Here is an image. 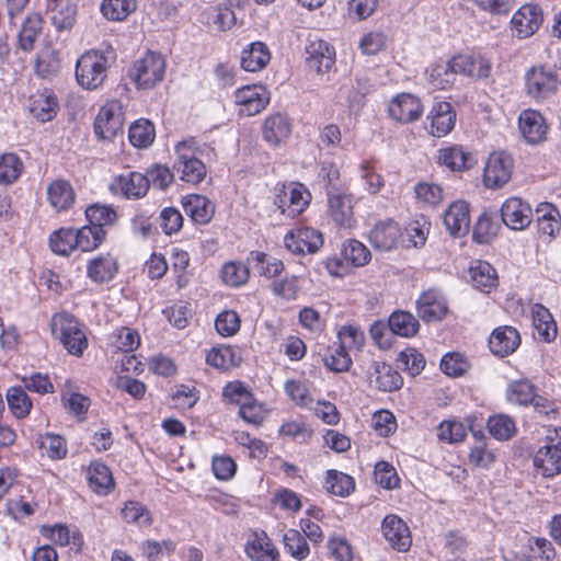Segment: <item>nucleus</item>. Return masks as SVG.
<instances>
[{
  "label": "nucleus",
  "mask_w": 561,
  "mask_h": 561,
  "mask_svg": "<svg viewBox=\"0 0 561 561\" xmlns=\"http://www.w3.org/2000/svg\"><path fill=\"white\" fill-rule=\"evenodd\" d=\"M533 324L538 335L546 342L552 341L557 335V324L550 311L540 304L531 308Z\"/></svg>",
  "instance_id": "nucleus-37"
},
{
  "label": "nucleus",
  "mask_w": 561,
  "mask_h": 561,
  "mask_svg": "<svg viewBox=\"0 0 561 561\" xmlns=\"http://www.w3.org/2000/svg\"><path fill=\"white\" fill-rule=\"evenodd\" d=\"M344 256L355 266H364L370 261L371 254L368 248L362 242L350 240L344 247Z\"/></svg>",
  "instance_id": "nucleus-62"
},
{
  "label": "nucleus",
  "mask_w": 561,
  "mask_h": 561,
  "mask_svg": "<svg viewBox=\"0 0 561 561\" xmlns=\"http://www.w3.org/2000/svg\"><path fill=\"white\" fill-rule=\"evenodd\" d=\"M398 366L405 369L411 376L419 375L425 367L423 355L415 348L402 351L397 358Z\"/></svg>",
  "instance_id": "nucleus-57"
},
{
  "label": "nucleus",
  "mask_w": 561,
  "mask_h": 561,
  "mask_svg": "<svg viewBox=\"0 0 561 561\" xmlns=\"http://www.w3.org/2000/svg\"><path fill=\"white\" fill-rule=\"evenodd\" d=\"M427 118L431 121L430 134L439 138L454 129L456 113L450 103L439 101L433 105Z\"/></svg>",
  "instance_id": "nucleus-21"
},
{
  "label": "nucleus",
  "mask_w": 561,
  "mask_h": 561,
  "mask_svg": "<svg viewBox=\"0 0 561 561\" xmlns=\"http://www.w3.org/2000/svg\"><path fill=\"white\" fill-rule=\"evenodd\" d=\"M124 112L119 101H110L103 105L95 118L94 130L102 139L111 140L123 133Z\"/></svg>",
  "instance_id": "nucleus-8"
},
{
  "label": "nucleus",
  "mask_w": 561,
  "mask_h": 561,
  "mask_svg": "<svg viewBox=\"0 0 561 561\" xmlns=\"http://www.w3.org/2000/svg\"><path fill=\"white\" fill-rule=\"evenodd\" d=\"M122 517L126 523L140 526H150L152 524L150 512L137 501H128L125 503V506L122 508Z\"/></svg>",
  "instance_id": "nucleus-54"
},
{
  "label": "nucleus",
  "mask_w": 561,
  "mask_h": 561,
  "mask_svg": "<svg viewBox=\"0 0 561 561\" xmlns=\"http://www.w3.org/2000/svg\"><path fill=\"white\" fill-rule=\"evenodd\" d=\"M291 124L287 116L276 113L268 116L263 125V138L271 145L276 146L289 137Z\"/></svg>",
  "instance_id": "nucleus-31"
},
{
  "label": "nucleus",
  "mask_w": 561,
  "mask_h": 561,
  "mask_svg": "<svg viewBox=\"0 0 561 561\" xmlns=\"http://www.w3.org/2000/svg\"><path fill=\"white\" fill-rule=\"evenodd\" d=\"M76 229L60 228L49 237V245L54 253L69 255L76 247Z\"/></svg>",
  "instance_id": "nucleus-47"
},
{
  "label": "nucleus",
  "mask_w": 561,
  "mask_h": 561,
  "mask_svg": "<svg viewBox=\"0 0 561 561\" xmlns=\"http://www.w3.org/2000/svg\"><path fill=\"white\" fill-rule=\"evenodd\" d=\"M244 551L251 561H279V552L265 531H255Z\"/></svg>",
  "instance_id": "nucleus-24"
},
{
  "label": "nucleus",
  "mask_w": 561,
  "mask_h": 561,
  "mask_svg": "<svg viewBox=\"0 0 561 561\" xmlns=\"http://www.w3.org/2000/svg\"><path fill=\"white\" fill-rule=\"evenodd\" d=\"M87 219L90 226L94 228H103L111 226L116 221L117 214L111 206L94 204L85 209Z\"/></svg>",
  "instance_id": "nucleus-50"
},
{
  "label": "nucleus",
  "mask_w": 561,
  "mask_h": 561,
  "mask_svg": "<svg viewBox=\"0 0 561 561\" xmlns=\"http://www.w3.org/2000/svg\"><path fill=\"white\" fill-rule=\"evenodd\" d=\"M221 278L225 284L238 287L247 283L249 270L242 263L229 262L221 268Z\"/></svg>",
  "instance_id": "nucleus-58"
},
{
  "label": "nucleus",
  "mask_w": 561,
  "mask_h": 561,
  "mask_svg": "<svg viewBox=\"0 0 561 561\" xmlns=\"http://www.w3.org/2000/svg\"><path fill=\"white\" fill-rule=\"evenodd\" d=\"M439 440L446 443H459L466 437L465 426L456 421H444L439 424L437 430Z\"/></svg>",
  "instance_id": "nucleus-61"
},
{
  "label": "nucleus",
  "mask_w": 561,
  "mask_h": 561,
  "mask_svg": "<svg viewBox=\"0 0 561 561\" xmlns=\"http://www.w3.org/2000/svg\"><path fill=\"white\" fill-rule=\"evenodd\" d=\"M28 108L37 121L45 123L51 121L57 115L59 105L54 93L44 90L30 96Z\"/></svg>",
  "instance_id": "nucleus-28"
},
{
  "label": "nucleus",
  "mask_w": 561,
  "mask_h": 561,
  "mask_svg": "<svg viewBox=\"0 0 561 561\" xmlns=\"http://www.w3.org/2000/svg\"><path fill=\"white\" fill-rule=\"evenodd\" d=\"M401 229L392 219L377 222L369 233L371 245L380 251L392 250L401 238Z\"/></svg>",
  "instance_id": "nucleus-22"
},
{
  "label": "nucleus",
  "mask_w": 561,
  "mask_h": 561,
  "mask_svg": "<svg viewBox=\"0 0 561 561\" xmlns=\"http://www.w3.org/2000/svg\"><path fill=\"white\" fill-rule=\"evenodd\" d=\"M149 187V178L140 172L121 174L111 184V190L114 193H119L128 199H139L144 197Z\"/></svg>",
  "instance_id": "nucleus-16"
},
{
  "label": "nucleus",
  "mask_w": 561,
  "mask_h": 561,
  "mask_svg": "<svg viewBox=\"0 0 561 561\" xmlns=\"http://www.w3.org/2000/svg\"><path fill=\"white\" fill-rule=\"evenodd\" d=\"M328 213L334 224L351 229L355 225L353 195L347 190H328Z\"/></svg>",
  "instance_id": "nucleus-9"
},
{
  "label": "nucleus",
  "mask_w": 561,
  "mask_h": 561,
  "mask_svg": "<svg viewBox=\"0 0 561 561\" xmlns=\"http://www.w3.org/2000/svg\"><path fill=\"white\" fill-rule=\"evenodd\" d=\"M43 19L39 13H30L23 21L19 35L18 46L23 51H31L34 49L35 43L42 33Z\"/></svg>",
  "instance_id": "nucleus-32"
},
{
  "label": "nucleus",
  "mask_w": 561,
  "mask_h": 561,
  "mask_svg": "<svg viewBox=\"0 0 561 561\" xmlns=\"http://www.w3.org/2000/svg\"><path fill=\"white\" fill-rule=\"evenodd\" d=\"M50 205L58 211L69 209L75 203V192L69 182L56 180L47 187Z\"/></svg>",
  "instance_id": "nucleus-34"
},
{
  "label": "nucleus",
  "mask_w": 561,
  "mask_h": 561,
  "mask_svg": "<svg viewBox=\"0 0 561 561\" xmlns=\"http://www.w3.org/2000/svg\"><path fill=\"white\" fill-rule=\"evenodd\" d=\"M519 129L527 142L538 144L545 139L548 127L539 112L526 110L519 116Z\"/></svg>",
  "instance_id": "nucleus-29"
},
{
  "label": "nucleus",
  "mask_w": 561,
  "mask_h": 561,
  "mask_svg": "<svg viewBox=\"0 0 561 561\" xmlns=\"http://www.w3.org/2000/svg\"><path fill=\"white\" fill-rule=\"evenodd\" d=\"M328 492L337 496H347L354 490V480L351 476L336 470H329L325 479Z\"/></svg>",
  "instance_id": "nucleus-49"
},
{
  "label": "nucleus",
  "mask_w": 561,
  "mask_h": 561,
  "mask_svg": "<svg viewBox=\"0 0 561 561\" xmlns=\"http://www.w3.org/2000/svg\"><path fill=\"white\" fill-rule=\"evenodd\" d=\"M519 344L520 336L518 331L507 325L495 329L489 339L490 351L500 357L511 355Z\"/></svg>",
  "instance_id": "nucleus-25"
},
{
  "label": "nucleus",
  "mask_w": 561,
  "mask_h": 561,
  "mask_svg": "<svg viewBox=\"0 0 561 561\" xmlns=\"http://www.w3.org/2000/svg\"><path fill=\"white\" fill-rule=\"evenodd\" d=\"M271 59L267 46L262 42L252 43L249 48L243 49L241 55V67L245 71L255 72L263 69Z\"/></svg>",
  "instance_id": "nucleus-35"
},
{
  "label": "nucleus",
  "mask_w": 561,
  "mask_h": 561,
  "mask_svg": "<svg viewBox=\"0 0 561 561\" xmlns=\"http://www.w3.org/2000/svg\"><path fill=\"white\" fill-rule=\"evenodd\" d=\"M136 8V0H103L101 3V12L110 21H124Z\"/></svg>",
  "instance_id": "nucleus-45"
},
{
  "label": "nucleus",
  "mask_w": 561,
  "mask_h": 561,
  "mask_svg": "<svg viewBox=\"0 0 561 561\" xmlns=\"http://www.w3.org/2000/svg\"><path fill=\"white\" fill-rule=\"evenodd\" d=\"M417 314L425 322L440 321L447 313L444 297L435 290L424 291L416 301Z\"/></svg>",
  "instance_id": "nucleus-23"
},
{
  "label": "nucleus",
  "mask_w": 561,
  "mask_h": 561,
  "mask_svg": "<svg viewBox=\"0 0 561 561\" xmlns=\"http://www.w3.org/2000/svg\"><path fill=\"white\" fill-rule=\"evenodd\" d=\"M234 352L231 347L210 350L206 355V362L218 369H228L234 365Z\"/></svg>",
  "instance_id": "nucleus-64"
},
{
  "label": "nucleus",
  "mask_w": 561,
  "mask_h": 561,
  "mask_svg": "<svg viewBox=\"0 0 561 561\" xmlns=\"http://www.w3.org/2000/svg\"><path fill=\"white\" fill-rule=\"evenodd\" d=\"M39 447L50 459H61L67 455L66 442L59 435L46 434Z\"/></svg>",
  "instance_id": "nucleus-63"
},
{
  "label": "nucleus",
  "mask_w": 561,
  "mask_h": 561,
  "mask_svg": "<svg viewBox=\"0 0 561 561\" xmlns=\"http://www.w3.org/2000/svg\"><path fill=\"white\" fill-rule=\"evenodd\" d=\"M531 209L518 197H511L501 208L503 222L513 230H523L531 222Z\"/></svg>",
  "instance_id": "nucleus-18"
},
{
  "label": "nucleus",
  "mask_w": 561,
  "mask_h": 561,
  "mask_svg": "<svg viewBox=\"0 0 561 561\" xmlns=\"http://www.w3.org/2000/svg\"><path fill=\"white\" fill-rule=\"evenodd\" d=\"M53 335L73 356H82L88 347V339L77 319L67 312L57 313L51 318Z\"/></svg>",
  "instance_id": "nucleus-1"
},
{
  "label": "nucleus",
  "mask_w": 561,
  "mask_h": 561,
  "mask_svg": "<svg viewBox=\"0 0 561 561\" xmlns=\"http://www.w3.org/2000/svg\"><path fill=\"white\" fill-rule=\"evenodd\" d=\"M234 102L240 106L241 114L253 116L266 107L270 95L262 85H244L236 91Z\"/></svg>",
  "instance_id": "nucleus-13"
},
{
  "label": "nucleus",
  "mask_w": 561,
  "mask_h": 561,
  "mask_svg": "<svg viewBox=\"0 0 561 561\" xmlns=\"http://www.w3.org/2000/svg\"><path fill=\"white\" fill-rule=\"evenodd\" d=\"M385 539L397 551L405 552L410 549L412 539L407 524L397 515H387L381 525Z\"/></svg>",
  "instance_id": "nucleus-17"
},
{
  "label": "nucleus",
  "mask_w": 561,
  "mask_h": 561,
  "mask_svg": "<svg viewBox=\"0 0 561 561\" xmlns=\"http://www.w3.org/2000/svg\"><path fill=\"white\" fill-rule=\"evenodd\" d=\"M473 286L481 291L489 293L497 284V274L494 267L485 261H476L469 268Z\"/></svg>",
  "instance_id": "nucleus-36"
},
{
  "label": "nucleus",
  "mask_w": 561,
  "mask_h": 561,
  "mask_svg": "<svg viewBox=\"0 0 561 561\" xmlns=\"http://www.w3.org/2000/svg\"><path fill=\"white\" fill-rule=\"evenodd\" d=\"M306 54L307 67L318 73H325L334 66L335 50L323 39L310 41Z\"/></svg>",
  "instance_id": "nucleus-15"
},
{
  "label": "nucleus",
  "mask_w": 561,
  "mask_h": 561,
  "mask_svg": "<svg viewBox=\"0 0 561 561\" xmlns=\"http://www.w3.org/2000/svg\"><path fill=\"white\" fill-rule=\"evenodd\" d=\"M240 317L236 311L225 310L217 316L215 327L221 336H232L240 330Z\"/></svg>",
  "instance_id": "nucleus-59"
},
{
  "label": "nucleus",
  "mask_w": 561,
  "mask_h": 561,
  "mask_svg": "<svg viewBox=\"0 0 561 561\" xmlns=\"http://www.w3.org/2000/svg\"><path fill=\"white\" fill-rule=\"evenodd\" d=\"M7 401L18 419L25 417L31 411L32 401L22 387H11L7 392Z\"/></svg>",
  "instance_id": "nucleus-51"
},
{
  "label": "nucleus",
  "mask_w": 561,
  "mask_h": 561,
  "mask_svg": "<svg viewBox=\"0 0 561 561\" xmlns=\"http://www.w3.org/2000/svg\"><path fill=\"white\" fill-rule=\"evenodd\" d=\"M283 542L285 551L297 561H304L310 554V547L305 536L296 529L285 531Z\"/></svg>",
  "instance_id": "nucleus-42"
},
{
  "label": "nucleus",
  "mask_w": 561,
  "mask_h": 561,
  "mask_svg": "<svg viewBox=\"0 0 561 561\" xmlns=\"http://www.w3.org/2000/svg\"><path fill=\"white\" fill-rule=\"evenodd\" d=\"M444 225L453 237H462L470 227L469 205L463 201L453 203L444 214Z\"/></svg>",
  "instance_id": "nucleus-26"
},
{
  "label": "nucleus",
  "mask_w": 561,
  "mask_h": 561,
  "mask_svg": "<svg viewBox=\"0 0 561 561\" xmlns=\"http://www.w3.org/2000/svg\"><path fill=\"white\" fill-rule=\"evenodd\" d=\"M535 387L527 380L514 381L510 385L507 390V399L520 405L530 404L535 397Z\"/></svg>",
  "instance_id": "nucleus-56"
},
{
  "label": "nucleus",
  "mask_w": 561,
  "mask_h": 561,
  "mask_svg": "<svg viewBox=\"0 0 561 561\" xmlns=\"http://www.w3.org/2000/svg\"><path fill=\"white\" fill-rule=\"evenodd\" d=\"M250 255L257 272L268 278L276 277L284 270V264L280 260L271 257L266 253L251 252Z\"/></svg>",
  "instance_id": "nucleus-55"
},
{
  "label": "nucleus",
  "mask_w": 561,
  "mask_h": 561,
  "mask_svg": "<svg viewBox=\"0 0 561 561\" xmlns=\"http://www.w3.org/2000/svg\"><path fill=\"white\" fill-rule=\"evenodd\" d=\"M388 322L390 332L402 337L414 336L420 330L417 319L408 311L392 312Z\"/></svg>",
  "instance_id": "nucleus-39"
},
{
  "label": "nucleus",
  "mask_w": 561,
  "mask_h": 561,
  "mask_svg": "<svg viewBox=\"0 0 561 561\" xmlns=\"http://www.w3.org/2000/svg\"><path fill=\"white\" fill-rule=\"evenodd\" d=\"M360 179L365 182V190L369 194H377L385 185L381 174L377 173L369 161H362L359 164Z\"/></svg>",
  "instance_id": "nucleus-60"
},
{
  "label": "nucleus",
  "mask_w": 561,
  "mask_h": 561,
  "mask_svg": "<svg viewBox=\"0 0 561 561\" xmlns=\"http://www.w3.org/2000/svg\"><path fill=\"white\" fill-rule=\"evenodd\" d=\"M545 440L534 456V466L542 477L552 478L561 473V427H548Z\"/></svg>",
  "instance_id": "nucleus-2"
},
{
  "label": "nucleus",
  "mask_w": 561,
  "mask_h": 561,
  "mask_svg": "<svg viewBox=\"0 0 561 561\" xmlns=\"http://www.w3.org/2000/svg\"><path fill=\"white\" fill-rule=\"evenodd\" d=\"M542 21V12L538 5L525 4L511 20L512 34L520 39L530 37L539 30Z\"/></svg>",
  "instance_id": "nucleus-12"
},
{
  "label": "nucleus",
  "mask_w": 561,
  "mask_h": 561,
  "mask_svg": "<svg viewBox=\"0 0 561 561\" xmlns=\"http://www.w3.org/2000/svg\"><path fill=\"white\" fill-rule=\"evenodd\" d=\"M438 160L453 171L470 168L471 156L460 146H451L439 150Z\"/></svg>",
  "instance_id": "nucleus-43"
},
{
  "label": "nucleus",
  "mask_w": 561,
  "mask_h": 561,
  "mask_svg": "<svg viewBox=\"0 0 561 561\" xmlns=\"http://www.w3.org/2000/svg\"><path fill=\"white\" fill-rule=\"evenodd\" d=\"M454 58L447 62L436 64L431 67L428 73L430 83L439 90H445L451 87L458 75L457 70L454 69Z\"/></svg>",
  "instance_id": "nucleus-41"
},
{
  "label": "nucleus",
  "mask_w": 561,
  "mask_h": 561,
  "mask_svg": "<svg viewBox=\"0 0 561 561\" xmlns=\"http://www.w3.org/2000/svg\"><path fill=\"white\" fill-rule=\"evenodd\" d=\"M90 488L99 494H107L114 486L112 473L107 466L101 462H92L87 471Z\"/></svg>",
  "instance_id": "nucleus-38"
},
{
  "label": "nucleus",
  "mask_w": 561,
  "mask_h": 561,
  "mask_svg": "<svg viewBox=\"0 0 561 561\" xmlns=\"http://www.w3.org/2000/svg\"><path fill=\"white\" fill-rule=\"evenodd\" d=\"M367 377L370 386H375L380 391L391 392L402 386L401 375L385 362H373Z\"/></svg>",
  "instance_id": "nucleus-20"
},
{
  "label": "nucleus",
  "mask_w": 561,
  "mask_h": 561,
  "mask_svg": "<svg viewBox=\"0 0 561 561\" xmlns=\"http://www.w3.org/2000/svg\"><path fill=\"white\" fill-rule=\"evenodd\" d=\"M284 242L285 247L295 254H312L323 245V236L314 228L302 227L289 231Z\"/></svg>",
  "instance_id": "nucleus-10"
},
{
  "label": "nucleus",
  "mask_w": 561,
  "mask_h": 561,
  "mask_svg": "<svg viewBox=\"0 0 561 561\" xmlns=\"http://www.w3.org/2000/svg\"><path fill=\"white\" fill-rule=\"evenodd\" d=\"M514 167L513 158L503 151L493 152L486 160L483 183L488 188H501L512 178Z\"/></svg>",
  "instance_id": "nucleus-7"
},
{
  "label": "nucleus",
  "mask_w": 561,
  "mask_h": 561,
  "mask_svg": "<svg viewBox=\"0 0 561 561\" xmlns=\"http://www.w3.org/2000/svg\"><path fill=\"white\" fill-rule=\"evenodd\" d=\"M311 201V194L307 187L300 183H289L283 185L275 196V205L282 214L289 217L300 215Z\"/></svg>",
  "instance_id": "nucleus-6"
},
{
  "label": "nucleus",
  "mask_w": 561,
  "mask_h": 561,
  "mask_svg": "<svg viewBox=\"0 0 561 561\" xmlns=\"http://www.w3.org/2000/svg\"><path fill=\"white\" fill-rule=\"evenodd\" d=\"M105 236L106 232L103 228L84 226L76 230V247L82 252L93 251L104 241Z\"/></svg>",
  "instance_id": "nucleus-46"
},
{
  "label": "nucleus",
  "mask_w": 561,
  "mask_h": 561,
  "mask_svg": "<svg viewBox=\"0 0 561 561\" xmlns=\"http://www.w3.org/2000/svg\"><path fill=\"white\" fill-rule=\"evenodd\" d=\"M23 169L20 158L13 153H4L0 157V183L12 184L15 182Z\"/></svg>",
  "instance_id": "nucleus-53"
},
{
  "label": "nucleus",
  "mask_w": 561,
  "mask_h": 561,
  "mask_svg": "<svg viewBox=\"0 0 561 561\" xmlns=\"http://www.w3.org/2000/svg\"><path fill=\"white\" fill-rule=\"evenodd\" d=\"M488 430L497 440H508L513 438L517 432L515 421L506 414L490 416L488 420Z\"/></svg>",
  "instance_id": "nucleus-44"
},
{
  "label": "nucleus",
  "mask_w": 561,
  "mask_h": 561,
  "mask_svg": "<svg viewBox=\"0 0 561 561\" xmlns=\"http://www.w3.org/2000/svg\"><path fill=\"white\" fill-rule=\"evenodd\" d=\"M527 93L534 98H546L554 92L559 81L556 75L543 67H534L525 76Z\"/></svg>",
  "instance_id": "nucleus-19"
},
{
  "label": "nucleus",
  "mask_w": 561,
  "mask_h": 561,
  "mask_svg": "<svg viewBox=\"0 0 561 561\" xmlns=\"http://www.w3.org/2000/svg\"><path fill=\"white\" fill-rule=\"evenodd\" d=\"M536 221L538 231L552 238L560 230L559 211L551 204L541 205L536 209Z\"/></svg>",
  "instance_id": "nucleus-40"
},
{
  "label": "nucleus",
  "mask_w": 561,
  "mask_h": 561,
  "mask_svg": "<svg viewBox=\"0 0 561 561\" xmlns=\"http://www.w3.org/2000/svg\"><path fill=\"white\" fill-rule=\"evenodd\" d=\"M424 112L421 100L411 93H400L392 98L388 106L390 117L401 124L417 121Z\"/></svg>",
  "instance_id": "nucleus-11"
},
{
  "label": "nucleus",
  "mask_w": 561,
  "mask_h": 561,
  "mask_svg": "<svg viewBox=\"0 0 561 561\" xmlns=\"http://www.w3.org/2000/svg\"><path fill=\"white\" fill-rule=\"evenodd\" d=\"M48 19L58 33L70 32L78 16V7L70 0H47Z\"/></svg>",
  "instance_id": "nucleus-14"
},
{
  "label": "nucleus",
  "mask_w": 561,
  "mask_h": 561,
  "mask_svg": "<svg viewBox=\"0 0 561 561\" xmlns=\"http://www.w3.org/2000/svg\"><path fill=\"white\" fill-rule=\"evenodd\" d=\"M454 69L458 75L474 79H484L491 75V62L480 55H459L454 57Z\"/></svg>",
  "instance_id": "nucleus-27"
},
{
  "label": "nucleus",
  "mask_w": 561,
  "mask_h": 561,
  "mask_svg": "<svg viewBox=\"0 0 561 561\" xmlns=\"http://www.w3.org/2000/svg\"><path fill=\"white\" fill-rule=\"evenodd\" d=\"M193 141H181L175 147L176 160L173 170L184 182L197 184L206 176L205 164L195 157Z\"/></svg>",
  "instance_id": "nucleus-4"
},
{
  "label": "nucleus",
  "mask_w": 561,
  "mask_h": 561,
  "mask_svg": "<svg viewBox=\"0 0 561 561\" xmlns=\"http://www.w3.org/2000/svg\"><path fill=\"white\" fill-rule=\"evenodd\" d=\"M118 271V264L111 254L92 259L87 267L88 276L95 283H106L113 279Z\"/></svg>",
  "instance_id": "nucleus-33"
},
{
  "label": "nucleus",
  "mask_w": 561,
  "mask_h": 561,
  "mask_svg": "<svg viewBox=\"0 0 561 561\" xmlns=\"http://www.w3.org/2000/svg\"><path fill=\"white\" fill-rule=\"evenodd\" d=\"M128 136L131 145L135 147L147 148L153 142L156 131L151 122L139 119L131 124Z\"/></svg>",
  "instance_id": "nucleus-48"
},
{
  "label": "nucleus",
  "mask_w": 561,
  "mask_h": 561,
  "mask_svg": "<svg viewBox=\"0 0 561 561\" xmlns=\"http://www.w3.org/2000/svg\"><path fill=\"white\" fill-rule=\"evenodd\" d=\"M340 346L346 351H359L365 343V334L359 327L345 324L337 332Z\"/></svg>",
  "instance_id": "nucleus-52"
},
{
  "label": "nucleus",
  "mask_w": 561,
  "mask_h": 561,
  "mask_svg": "<svg viewBox=\"0 0 561 561\" xmlns=\"http://www.w3.org/2000/svg\"><path fill=\"white\" fill-rule=\"evenodd\" d=\"M107 76V59L103 53L89 50L77 61L76 78L78 83L87 89L94 90L101 87Z\"/></svg>",
  "instance_id": "nucleus-3"
},
{
  "label": "nucleus",
  "mask_w": 561,
  "mask_h": 561,
  "mask_svg": "<svg viewBox=\"0 0 561 561\" xmlns=\"http://www.w3.org/2000/svg\"><path fill=\"white\" fill-rule=\"evenodd\" d=\"M164 71V58L160 54L149 51L134 64L130 69V77L138 88L151 89L162 81Z\"/></svg>",
  "instance_id": "nucleus-5"
},
{
  "label": "nucleus",
  "mask_w": 561,
  "mask_h": 561,
  "mask_svg": "<svg viewBox=\"0 0 561 561\" xmlns=\"http://www.w3.org/2000/svg\"><path fill=\"white\" fill-rule=\"evenodd\" d=\"M185 213L197 225L208 224L215 214V204L204 195L191 194L183 201Z\"/></svg>",
  "instance_id": "nucleus-30"
}]
</instances>
